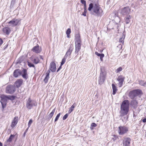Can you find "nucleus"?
<instances>
[{"instance_id":"obj_15","label":"nucleus","mask_w":146,"mask_h":146,"mask_svg":"<svg viewBox=\"0 0 146 146\" xmlns=\"http://www.w3.org/2000/svg\"><path fill=\"white\" fill-rule=\"evenodd\" d=\"M18 120V117H15L11 123V126L12 128L15 127L17 124Z\"/></svg>"},{"instance_id":"obj_32","label":"nucleus","mask_w":146,"mask_h":146,"mask_svg":"<svg viewBox=\"0 0 146 146\" xmlns=\"http://www.w3.org/2000/svg\"><path fill=\"white\" fill-rule=\"evenodd\" d=\"M28 65L29 67H33L34 68V69L35 70V69H36L34 65L33 64V63H32L31 62H28Z\"/></svg>"},{"instance_id":"obj_53","label":"nucleus","mask_w":146,"mask_h":146,"mask_svg":"<svg viewBox=\"0 0 146 146\" xmlns=\"http://www.w3.org/2000/svg\"><path fill=\"white\" fill-rule=\"evenodd\" d=\"M0 146H3L1 142H0Z\"/></svg>"},{"instance_id":"obj_25","label":"nucleus","mask_w":146,"mask_h":146,"mask_svg":"<svg viewBox=\"0 0 146 146\" xmlns=\"http://www.w3.org/2000/svg\"><path fill=\"white\" fill-rule=\"evenodd\" d=\"M33 63L35 64H37L40 62V60L38 56H36L34 58L33 61Z\"/></svg>"},{"instance_id":"obj_35","label":"nucleus","mask_w":146,"mask_h":146,"mask_svg":"<svg viewBox=\"0 0 146 146\" xmlns=\"http://www.w3.org/2000/svg\"><path fill=\"white\" fill-rule=\"evenodd\" d=\"M97 126V124H96L95 123H92L91 124L90 127L91 129L92 130L93 129L94 127H96Z\"/></svg>"},{"instance_id":"obj_57","label":"nucleus","mask_w":146,"mask_h":146,"mask_svg":"<svg viewBox=\"0 0 146 146\" xmlns=\"http://www.w3.org/2000/svg\"><path fill=\"white\" fill-rule=\"evenodd\" d=\"M4 146H7L6 145H5Z\"/></svg>"},{"instance_id":"obj_50","label":"nucleus","mask_w":146,"mask_h":146,"mask_svg":"<svg viewBox=\"0 0 146 146\" xmlns=\"http://www.w3.org/2000/svg\"><path fill=\"white\" fill-rule=\"evenodd\" d=\"M29 127V126H28V128L26 129V130L25 131V133H27V132L28 131Z\"/></svg>"},{"instance_id":"obj_55","label":"nucleus","mask_w":146,"mask_h":146,"mask_svg":"<svg viewBox=\"0 0 146 146\" xmlns=\"http://www.w3.org/2000/svg\"><path fill=\"white\" fill-rule=\"evenodd\" d=\"M26 133H25V132H24V135L25 134H26Z\"/></svg>"},{"instance_id":"obj_3","label":"nucleus","mask_w":146,"mask_h":146,"mask_svg":"<svg viewBox=\"0 0 146 146\" xmlns=\"http://www.w3.org/2000/svg\"><path fill=\"white\" fill-rule=\"evenodd\" d=\"M1 98V99L0 102L1 103L3 108L4 109L6 106L7 101L11 99L10 97L5 95H2Z\"/></svg>"},{"instance_id":"obj_47","label":"nucleus","mask_w":146,"mask_h":146,"mask_svg":"<svg viewBox=\"0 0 146 146\" xmlns=\"http://www.w3.org/2000/svg\"><path fill=\"white\" fill-rule=\"evenodd\" d=\"M61 65L59 66V68H58V69L57 70V72H58L60 70V69L61 68Z\"/></svg>"},{"instance_id":"obj_42","label":"nucleus","mask_w":146,"mask_h":146,"mask_svg":"<svg viewBox=\"0 0 146 146\" xmlns=\"http://www.w3.org/2000/svg\"><path fill=\"white\" fill-rule=\"evenodd\" d=\"M71 33V30L70 29L68 28L67 29L66 31V34H70Z\"/></svg>"},{"instance_id":"obj_23","label":"nucleus","mask_w":146,"mask_h":146,"mask_svg":"<svg viewBox=\"0 0 146 146\" xmlns=\"http://www.w3.org/2000/svg\"><path fill=\"white\" fill-rule=\"evenodd\" d=\"M138 103L136 100H133L131 102V104L134 108H136L137 106Z\"/></svg>"},{"instance_id":"obj_43","label":"nucleus","mask_w":146,"mask_h":146,"mask_svg":"<svg viewBox=\"0 0 146 146\" xmlns=\"http://www.w3.org/2000/svg\"><path fill=\"white\" fill-rule=\"evenodd\" d=\"M81 2L83 5H85L86 3V1L84 0H81Z\"/></svg>"},{"instance_id":"obj_46","label":"nucleus","mask_w":146,"mask_h":146,"mask_svg":"<svg viewBox=\"0 0 146 146\" xmlns=\"http://www.w3.org/2000/svg\"><path fill=\"white\" fill-rule=\"evenodd\" d=\"M3 43V41L0 38V45L1 44Z\"/></svg>"},{"instance_id":"obj_44","label":"nucleus","mask_w":146,"mask_h":146,"mask_svg":"<svg viewBox=\"0 0 146 146\" xmlns=\"http://www.w3.org/2000/svg\"><path fill=\"white\" fill-rule=\"evenodd\" d=\"M113 136L114 137L112 138V139L113 140V141H115L117 139V137L116 135H114Z\"/></svg>"},{"instance_id":"obj_10","label":"nucleus","mask_w":146,"mask_h":146,"mask_svg":"<svg viewBox=\"0 0 146 146\" xmlns=\"http://www.w3.org/2000/svg\"><path fill=\"white\" fill-rule=\"evenodd\" d=\"M42 50V49L41 47H39L38 44H36L31 50L32 51L36 54L40 53L41 52Z\"/></svg>"},{"instance_id":"obj_24","label":"nucleus","mask_w":146,"mask_h":146,"mask_svg":"<svg viewBox=\"0 0 146 146\" xmlns=\"http://www.w3.org/2000/svg\"><path fill=\"white\" fill-rule=\"evenodd\" d=\"M50 73V71L48 70L46 73V76L44 80V81L45 83L47 82L48 81L49 78V74Z\"/></svg>"},{"instance_id":"obj_37","label":"nucleus","mask_w":146,"mask_h":146,"mask_svg":"<svg viewBox=\"0 0 146 146\" xmlns=\"http://www.w3.org/2000/svg\"><path fill=\"white\" fill-rule=\"evenodd\" d=\"M15 0H12L11 1V4H10V7H13V6L14 4H15Z\"/></svg>"},{"instance_id":"obj_31","label":"nucleus","mask_w":146,"mask_h":146,"mask_svg":"<svg viewBox=\"0 0 146 146\" xmlns=\"http://www.w3.org/2000/svg\"><path fill=\"white\" fill-rule=\"evenodd\" d=\"M14 135H11L9 137V138L7 140V141L11 142L12 141L13 139L14 138Z\"/></svg>"},{"instance_id":"obj_19","label":"nucleus","mask_w":146,"mask_h":146,"mask_svg":"<svg viewBox=\"0 0 146 146\" xmlns=\"http://www.w3.org/2000/svg\"><path fill=\"white\" fill-rule=\"evenodd\" d=\"M50 70L52 72H54L56 70V65L54 62H52L50 64Z\"/></svg>"},{"instance_id":"obj_4","label":"nucleus","mask_w":146,"mask_h":146,"mask_svg":"<svg viewBox=\"0 0 146 146\" xmlns=\"http://www.w3.org/2000/svg\"><path fill=\"white\" fill-rule=\"evenodd\" d=\"M141 90H135L130 91L129 94V96L131 99H133L134 98L139 95L142 94Z\"/></svg>"},{"instance_id":"obj_16","label":"nucleus","mask_w":146,"mask_h":146,"mask_svg":"<svg viewBox=\"0 0 146 146\" xmlns=\"http://www.w3.org/2000/svg\"><path fill=\"white\" fill-rule=\"evenodd\" d=\"M22 76L24 78L27 79L28 77V75L27 73V70L25 69H23V70L21 71Z\"/></svg>"},{"instance_id":"obj_20","label":"nucleus","mask_w":146,"mask_h":146,"mask_svg":"<svg viewBox=\"0 0 146 146\" xmlns=\"http://www.w3.org/2000/svg\"><path fill=\"white\" fill-rule=\"evenodd\" d=\"M11 31L10 28L8 27H4L3 29V32L4 33L7 35H9Z\"/></svg>"},{"instance_id":"obj_45","label":"nucleus","mask_w":146,"mask_h":146,"mask_svg":"<svg viewBox=\"0 0 146 146\" xmlns=\"http://www.w3.org/2000/svg\"><path fill=\"white\" fill-rule=\"evenodd\" d=\"M86 9H85V10H84V13L82 15H84V16H86Z\"/></svg>"},{"instance_id":"obj_18","label":"nucleus","mask_w":146,"mask_h":146,"mask_svg":"<svg viewBox=\"0 0 146 146\" xmlns=\"http://www.w3.org/2000/svg\"><path fill=\"white\" fill-rule=\"evenodd\" d=\"M23 83V80L21 79L17 80L15 82V84L16 87L18 88L22 85Z\"/></svg>"},{"instance_id":"obj_13","label":"nucleus","mask_w":146,"mask_h":146,"mask_svg":"<svg viewBox=\"0 0 146 146\" xmlns=\"http://www.w3.org/2000/svg\"><path fill=\"white\" fill-rule=\"evenodd\" d=\"M125 79V77L122 75H120L118 76L117 80L119 82L118 83V86L119 87L122 86Z\"/></svg>"},{"instance_id":"obj_1","label":"nucleus","mask_w":146,"mask_h":146,"mask_svg":"<svg viewBox=\"0 0 146 146\" xmlns=\"http://www.w3.org/2000/svg\"><path fill=\"white\" fill-rule=\"evenodd\" d=\"M88 10L91 14L97 17H101L103 12L102 9L97 1L96 2H93L90 4Z\"/></svg>"},{"instance_id":"obj_41","label":"nucleus","mask_w":146,"mask_h":146,"mask_svg":"<svg viewBox=\"0 0 146 146\" xmlns=\"http://www.w3.org/2000/svg\"><path fill=\"white\" fill-rule=\"evenodd\" d=\"M145 82L142 80H141L139 82V84L142 86H143Z\"/></svg>"},{"instance_id":"obj_22","label":"nucleus","mask_w":146,"mask_h":146,"mask_svg":"<svg viewBox=\"0 0 146 146\" xmlns=\"http://www.w3.org/2000/svg\"><path fill=\"white\" fill-rule=\"evenodd\" d=\"M81 40L79 34H77L75 36V43H81Z\"/></svg>"},{"instance_id":"obj_29","label":"nucleus","mask_w":146,"mask_h":146,"mask_svg":"<svg viewBox=\"0 0 146 146\" xmlns=\"http://www.w3.org/2000/svg\"><path fill=\"white\" fill-rule=\"evenodd\" d=\"M76 106V104L75 103H74L69 108V110L68 111L69 113H70L74 110V108Z\"/></svg>"},{"instance_id":"obj_5","label":"nucleus","mask_w":146,"mask_h":146,"mask_svg":"<svg viewBox=\"0 0 146 146\" xmlns=\"http://www.w3.org/2000/svg\"><path fill=\"white\" fill-rule=\"evenodd\" d=\"M16 91V88L15 86L9 85L7 86L5 89L6 93L9 94H13Z\"/></svg>"},{"instance_id":"obj_7","label":"nucleus","mask_w":146,"mask_h":146,"mask_svg":"<svg viewBox=\"0 0 146 146\" xmlns=\"http://www.w3.org/2000/svg\"><path fill=\"white\" fill-rule=\"evenodd\" d=\"M20 20L19 19H13L8 23L9 26L12 27H15L20 23Z\"/></svg>"},{"instance_id":"obj_11","label":"nucleus","mask_w":146,"mask_h":146,"mask_svg":"<svg viewBox=\"0 0 146 146\" xmlns=\"http://www.w3.org/2000/svg\"><path fill=\"white\" fill-rule=\"evenodd\" d=\"M130 10L129 7H125L122 9L121 13L123 15H129L130 12Z\"/></svg>"},{"instance_id":"obj_2","label":"nucleus","mask_w":146,"mask_h":146,"mask_svg":"<svg viewBox=\"0 0 146 146\" xmlns=\"http://www.w3.org/2000/svg\"><path fill=\"white\" fill-rule=\"evenodd\" d=\"M129 102L128 100H125L123 102L121 105L120 111L121 116H123L127 114L129 110Z\"/></svg>"},{"instance_id":"obj_9","label":"nucleus","mask_w":146,"mask_h":146,"mask_svg":"<svg viewBox=\"0 0 146 146\" xmlns=\"http://www.w3.org/2000/svg\"><path fill=\"white\" fill-rule=\"evenodd\" d=\"M105 73L101 71L100 74L99 79V84L101 85L103 83L105 79Z\"/></svg>"},{"instance_id":"obj_33","label":"nucleus","mask_w":146,"mask_h":146,"mask_svg":"<svg viewBox=\"0 0 146 146\" xmlns=\"http://www.w3.org/2000/svg\"><path fill=\"white\" fill-rule=\"evenodd\" d=\"M125 38V36L123 35H122V37L120 38L119 39V42H121L123 43L124 42V39Z\"/></svg>"},{"instance_id":"obj_51","label":"nucleus","mask_w":146,"mask_h":146,"mask_svg":"<svg viewBox=\"0 0 146 146\" xmlns=\"http://www.w3.org/2000/svg\"><path fill=\"white\" fill-rule=\"evenodd\" d=\"M143 86L146 87V82H145Z\"/></svg>"},{"instance_id":"obj_56","label":"nucleus","mask_w":146,"mask_h":146,"mask_svg":"<svg viewBox=\"0 0 146 146\" xmlns=\"http://www.w3.org/2000/svg\"><path fill=\"white\" fill-rule=\"evenodd\" d=\"M84 10H85V7H84Z\"/></svg>"},{"instance_id":"obj_54","label":"nucleus","mask_w":146,"mask_h":146,"mask_svg":"<svg viewBox=\"0 0 146 146\" xmlns=\"http://www.w3.org/2000/svg\"><path fill=\"white\" fill-rule=\"evenodd\" d=\"M84 7H85V9H86V3L85 5H84Z\"/></svg>"},{"instance_id":"obj_8","label":"nucleus","mask_w":146,"mask_h":146,"mask_svg":"<svg viewBox=\"0 0 146 146\" xmlns=\"http://www.w3.org/2000/svg\"><path fill=\"white\" fill-rule=\"evenodd\" d=\"M35 101L32 100L30 98H29L27 102L26 106L28 109H30L33 106H35Z\"/></svg>"},{"instance_id":"obj_48","label":"nucleus","mask_w":146,"mask_h":146,"mask_svg":"<svg viewBox=\"0 0 146 146\" xmlns=\"http://www.w3.org/2000/svg\"><path fill=\"white\" fill-rule=\"evenodd\" d=\"M142 121L144 123L146 122V118L143 119V120H142Z\"/></svg>"},{"instance_id":"obj_38","label":"nucleus","mask_w":146,"mask_h":146,"mask_svg":"<svg viewBox=\"0 0 146 146\" xmlns=\"http://www.w3.org/2000/svg\"><path fill=\"white\" fill-rule=\"evenodd\" d=\"M33 120L32 119H31L29 120L28 123V126H29V127H30L31 124L33 123Z\"/></svg>"},{"instance_id":"obj_34","label":"nucleus","mask_w":146,"mask_h":146,"mask_svg":"<svg viewBox=\"0 0 146 146\" xmlns=\"http://www.w3.org/2000/svg\"><path fill=\"white\" fill-rule=\"evenodd\" d=\"M67 58H65L64 56V58L62 59V61L61 63V66H62L65 62L66 60V59Z\"/></svg>"},{"instance_id":"obj_14","label":"nucleus","mask_w":146,"mask_h":146,"mask_svg":"<svg viewBox=\"0 0 146 146\" xmlns=\"http://www.w3.org/2000/svg\"><path fill=\"white\" fill-rule=\"evenodd\" d=\"M73 50V46L72 44L68 46V49L66 52L64 56L65 58L67 57L68 56H70Z\"/></svg>"},{"instance_id":"obj_52","label":"nucleus","mask_w":146,"mask_h":146,"mask_svg":"<svg viewBox=\"0 0 146 146\" xmlns=\"http://www.w3.org/2000/svg\"><path fill=\"white\" fill-rule=\"evenodd\" d=\"M66 35H67V37L68 38H69L70 37V34H66Z\"/></svg>"},{"instance_id":"obj_30","label":"nucleus","mask_w":146,"mask_h":146,"mask_svg":"<svg viewBox=\"0 0 146 146\" xmlns=\"http://www.w3.org/2000/svg\"><path fill=\"white\" fill-rule=\"evenodd\" d=\"M55 108H54L52 110V111L49 114V115H48L49 117L51 118L52 117L54 113L55 112Z\"/></svg>"},{"instance_id":"obj_21","label":"nucleus","mask_w":146,"mask_h":146,"mask_svg":"<svg viewBox=\"0 0 146 146\" xmlns=\"http://www.w3.org/2000/svg\"><path fill=\"white\" fill-rule=\"evenodd\" d=\"M75 44L76 48L75 52L76 54H78V52L80 50L81 48V43Z\"/></svg>"},{"instance_id":"obj_6","label":"nucleus","mask_w":146,"mask_h":146,"mask_svg":"<svg viewBox=\"0 0 146 146\" xmlns=\"http://www.w3.org/2000/svg\"><path fill=\"white\" fill-rule=\"evenodd\" d=\"M128 130V128L125 126H121L118 127V131L119 135H123L127 133Z\"/></svg>"},{"instance_id":"obj_36","label":"nucleus","mask_w":146,"mask_h":146,"mask_svg":"<svg viewBox=\"0 0 146 146\" xmlns=\"http://www.w3.org/2000/svg\"><path fill=\"white\" fill-rule=\"evenodd\" d=\"M60 113H59L56 116V117L55 118V120H54L55 122H56L57 121V120L58 119L59 117H60Z\"/></svg>"},{"instance_id":"obj_40","label":"nucleus","mask_w":146,"mask_h":146,"mask_svg":"<svg viewBox=\"0 0 146 146\" xmlns=\"http://www.w3.org/2000/svg\"><path fill=\"white\" fill-rule=\"evenodd\" d=\"M68 114H66L63 117V120H65L66 119L68 116Z\"/></svg>"},{"instance_id":"obj_28","label":"nucleus","mask_w":146,"mask_h":146,"mask_svg":"<svg viewBox=\"0 0 146 146\" xmlns=\"http://www.w3.org/2000/svg\"><path fill=\"white\" fill-rule=\"evenodd\" d=\"M95 54L97 56H100V60L101 61H102L103 60V58L104 57V55L103 54H100L99 53L97 52H95Z\"/></svg>"},{"instance_id":"obj_12","label":"nucleus","mask_w":146,"mask_h":146,"mask_svg":"<svg viewBox=\"0 0 146 146\" xmlns=\"http://www.w3.org/2000/svg\"><path fill=\"white\" fill-rule=\"evenodd\" d=\"M131 139L129 137H125L124 138L123 141V146H130Z\"/></svg>"},{"instance_id":"obj_17","label":"nucleus","mask_w":146,"mask_h":146,"mask_svg":"<svg viewBox=\"0 0 146 146\" xmlns=\"http://www.w3.org/2000/svg\"><path fill=\"white\" fill-rule=\"evenodd\" d=\"M13 76L17 78L19 75H21L22 74L21 71L19 69H17L15 70L13 72Z\"/></svg>"},{"instance_id":"obj_49","label":"nucleus","mask_w":146,"mask_h":146,"mask_svg":"<svg viewBox=\"0 0 146 146\" xmlns=\"http://www.w3.org/2000/svg\"><path fill=\"white\" fill-rule=\"evenodd\" d=\"M40 56V58L41 59H42V60H43V57H42V56L40 55V56Z\"/></svg>"},{"instance_id":"obj_26","label":"nucleus","mask_w":146,"mask_h":146,"mask_svg":"<svg viewBox=\"0 0 146 146\" xmlns=\"http://www.w3.org/2000/svg\"><path fill=\"white\" fill-rule=\"evenodd\" d=\"M131 19V17L130 15H128L126 17L125 19V21L126 24L129 23L130 21V20Z\"/></svg>"},{"instance_id":"obj_39","label":"nucleus","mask_w":146,"mask_h":146,"mask_svg":"<svg viewBox=\"0 0 146 146\" xmlns=\"http://www.w3.org/2000/svg\"><path fill=\"white\" fill-rule=\"evenodd\" d=\"M122 70V68L121 67H119V68H117L115 72L116 73H118L120 71H121Z\"/></svg>"},{"instance_id":"obj_27","label":"nucleus","mask_w":146,"mask_h":146,"mask_svg":"<svg viewBox=\"0 0 146 146\" xmlns=\"http://www.w3.org/2000/svg\"><path fill=\"white\" fill-rule=\"evenodd\" d=\"M112 86L113 89L112 94L113 95H115V94L116 92L117 91V89L116 87L114 84H112Z\"/></svg>"}]
</instances>
